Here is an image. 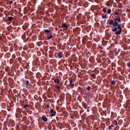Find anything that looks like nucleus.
<instances>
[{
	"label": "nucleus",
	"instance_id": "obj_1",
	"mask_svg": "<svg viewBox=\"0 0 130 130\" xmlns=\"http://www.w3.org/2000/svg\"><path fill=\"white\" fill-rule=\"evenodd\" d=\"M115 22L113 23V26H118V28L119 29V31H116L115 32V34L116 35L120 34L122 31V28H121L120 25H118V24L117 21H118V22H120L121 21V18L120 16L118 17V18H117L114 19Z\"/></svg>",
	"mask_w": 130,
	"mask_h": 130
},
{
	"label": "nucleus",
	"instance_id": "obj_2",
	"mask_svg": "<svg viewBox=\"0 0 130 130\" xmlns=\"http://www.w3.org/2000/svg\"><path fill=\"white\" fill-rule=\"evenodd\" d=\"M44 31L45 32V35L46 36V37H47V36H49L51 35H52L51 32V31L50 30L45 29L44 30Z\"/></svg>",
	"mask_w": 130,
	"mask_h": 130
},
{
	"label": "nucleus",
	"instance_id": "obj_3",
	"mask_svg": "<svg viewBox=\"0 0 130 130\" xmlns=\"http://www.w3.org/2000/svg\"><path fill=\"white\" fill-rule=\"evenodd\" d=\"M50 112L51 114V116L52 117L55 116L56 113V112L54 111V110L52 109L51 110Z\"/></svg>",
	"mask_w": 130,
	"mask_h": 130
},
{
	"label": "nucleus",
	"instance_id": "obj_4",
	"mask_svg": "<svg viewBox=\"0 0 130 130\" xmlns=\"http://www.w3.org/2000/svg\"><path fill=\"white\" fill-rule=\"evenodd\" d=\"M62 27L65 29L67 30L68 28V26L65 23H63L62 25Z\"/></svg>",
	"mask_w": 130,
	"mask_h": 130
},
{
	"label": "nucleus",
	"instance_id": "obj_5",
	"mask_svg": "<svg viewBox=\"0 0 130 130\" xmlns=\"http://www.w3.org/2000/svg\"><path fill=\"white\" fill-rule=\"evenodd\" d=\"M70 81V84H71V85L72 87H73L74 86V83H73V81L72 79L70 78L69 79Z\"/></svg>",
	"mask_w": 130,
	"mask_h": 130
},
{
	"label": "nucleus",
	"instance_id": "obj_6",
	"mask_svg": "<svg viewBox=\"0 0 130 130\" xmlns=\"http://www.w3.org/2000/svg\"><path fill=\"white\" fill-rule=\"evenodd\" d=\"M63 56V54L62 53L60 52L58 54V57L59 58H62Z\"/></svg>",
	"mask_w": 130,
	"mask_h": 130
},
{
	"label": "nucleus",
	"instance_id": "obj_7",
	"mask_svg": "<svg viewBox=\"0 0 130 130\" xmlns=\"http://www.w3.org/2000/svg\"><path fill=\"white\" fill-rule=\"evenodd\" d=\"M42 120L45 122H46L47 121V118L45 116H43L42 117Z\"/></svg>",
	"mask_w": 130,
	"mask_h": 130
},
{
	"label": "nucleus",
	"instance_id": "obj_8",
	"mask_svg": "<svg viewBox=\"0 0 130 130\" xmlns=\"http://www.w3.org/2000/svg\"><path fill=\"white\" fill-rule=\"evenodd\" d=\"M57 84H58V85H57V86H59L61 87L63 85V84L62 83H59V80L58 79H57Z\"/></svg>",
	"mask_w": 130,
	"mask_h": 130
},
{
	"label": "nucleus",
	"instance_id": "obj_9",
	"mask_svg": "<svg viewBox=\"0 0 130 130\" xmlns=\"http://www.w3.org/2000/svg\"><path fill=\"white\" fill-rule=\"evenodd\" d=\"M61 87L59 86H57V90H58V92H61L60 90L62 89Z\"/></svg>",
	"mask_w": 130,
	"mask_h": 130
},
{
	"label": "nucleus",
	"instance_id": "obj_10",
	"mask_svg": "<svg viewBox=\"0 0 130 130\" xmlns=\"http://www.w3.org/2000/svg\"><path fill=\"white\" fill-rule=\"evenodd\" d=\"M111 84L115 85L116 84V82L115 80H112L110 82Z\"/></svg>",
	"mask_w": 130,
	"mask_h": 130
},
{
	"label": "nucleus",
	"instance_id": "obj_11",
	"mask_svg": "<svg viewBox=\"0 0 130 130\" xmlns=\"http://www.w3.org/2000/svg\"><path fill=\"white\" fill-rule=\"evenodd\" d=\"M113 21L112 19H111L109 22V24L110 25H113Z\"/></svg>",
	"mask_w": 130,
	"mask_h": 130
},
{
	"label": "nucleus",
	"instance_id": "obj_12",
	"mask_svg": "<svg viewBox=\"0 0 130 130\" xmlns=\"http://www.w3.org/2000/svg\"><path fill=\"white\" fill-rule=\"evenodd\" d=\"M91 76L93 79H95L96 78V77L94 74L93 73L91 74Z\"/></svg>",
	"mask_w": 130,
	"mask_h": 130
},
{
	"label": "nucleus",
	"instance_id": "obj_13",
	"mask_svg": "<svg viewBox=\"0 0 130 130\" xmlns=\"http://www.w3.org/2000/svg\"><path fill=\"white\" fill-rule=\"evenodd\" d=\"M53 37V35H51L49 36H47L46 37L47 39L49 40L51 39V38H52Z\"/></svg>",
	"mask_w": 130,
	"mask_h": 130
},
{
	"label": "nucleus",
	"instance_id": "obj_14",
	"mask_svg": "<svg viewBox=\"0 0 130 130\" xmlns=\"http://www.w3.org/2000/svg\"><path fill=\"white\" fill-rule=\"evenodd\" d=\"M8 19L9 21H11L13 19V18L11 17H9Z\"/></svg>",
	"mask_w": 130,
	"mask_h": 130
},
{
	"label": "nucleus",
	"instance_id": "obj_15",
	"mask_svg": "<svg viewBox=\"0 0 130 130\" xmlns=\"http://www.w3.org/2000/svg\"><path fill=\"white\" fill-rule=\"evenodd\" d=\"M113 29L112 30V32H115L116 31L117 29V28L116 27L114 28V27H113L112 28Z\"/></svg>",
	"mask_w": 130,
	"mask_h": 130
},
{
	"label": "nucleus",
	"instance_id": "obj_16",
	"mask_svg": "<svg viewBox=\"0 0 130 130\" xmlns=\"http://www.w3.org/2000/svg\"><path fill=\"white\" fill-rule=\"evenodd\" d=\"M86 89L88 91H90V90L91 89V87L90 86H88L86 88Z\"/></svg>",
	"mask_w": 130,
	"mask_h": 130
},
{
	"label": "nucleus",
	"instance_id": "obj_17",
	"mask_svg": "<svg viewBox=\"0 0 130 130\" xmlns=\"http://www.w3.org/2000/svg\"><path fill=\"white\" fill-rule=\"evenodd\" d=\"M107 8H106V7H105V8H104L103 10H102V11L104 12L105 13H106V10L107 9Z\"/></svg>",
	"mask_w": 130,
	"mask_h": 130
},
{
	"label": "nucleus",
	"instance_id": "obj_18",
	"mask_svg": "<svg viewBox=\"0 0 130 130\" xmlns=\"http://www.w3.org/2000/svg\"><path fill=\"white\" fill-rule=\"evenodd\" d=\"M111 10L110 9H109L107 11V13L108 14H110L111 12Z\"/></svg>",
	"mask_w": 130,
	"mask_h": 130
},
{
	"label": "nucleus",
	"instance_id": "obj_19",
	"mask_svg": "<svg viewBox=\"0 0 130 130\" xmlns=\"http://www.w3.org/2000/svg\"><path fill=\"white\" fill-rule=\"evenodd\" d=\"M127 65L128 67H130V62H127Z\"/></svg>",
	"mask_w": 130,
	"mask_h": 130
},
{
	"label": "nucleus",
	"instance_id": "obj_20",
	"mask_svg": "<svg viewBox=\"0 0 130 130\" xmlns=\"http://www.w3.org/2000/svg\"><path fill=\"white\" fill-rule=\"evenodd\" d=\"M28 107V105H25L23 107V108H26Z\"/></svg>",
	"mask_w": 130,
	"mask_h": 130
},
{
	"label": "nucleus",
	"instance_id": "obj_21",
	"mask_svg": "<svg viewBox=\"0 0 130 130\" xmlns=\"http://www.w3.org/2000/svg\"><path fill=\"white\" fill-rule=\"evenodd\" d=\"M111 127H114V126L113 125L110 126H109L108 129H111Z\"/></svg>",
	"mask_w": 130,
	"mask_h": 130
},
{
	"label": "nucleus",
	"instance_id": "obj_22",
	"mask_svg": "<svg viewBox=\"0 0 130 130\" xmlns=\"http://www.w3.org/2000/svg\"><path fill=\"white\" fill-rule=\"evenodd\" d=\"M29 82L28 81H26V86H27L29 85Z\"/></svg>",
	"mask_w": 130,
	"mask_h": 130
},
{
	"label": "nucleus",
	"instance_id": "obj_23",
	"mask_svg": "<svg viewBox=\"0 0 130 130\" xmlns=\"http://www.w3.org/2000/svg\"><path fill=\"white\" fill-rule=\"evenodd\" d=\"M114 14L115 15H118L119 14V12L118 11H117L116 12H115L114 13Z\"/></svg>",
	"mask_w": 130,
	"mask_h": 130
},
{
	"label": "nucleus",
	"instance_id": "obj_24",
	"mask_svg": "<svg viewBox=\"0 0 130 130\" xmlns=\"http://www.w3.org/2000/svg\"><path fill=\"white\" fill-rule=\"evenodd\" d=\"M106 5L107 6H110V4L108 2H107V3H106Z\"/></svg>",
	"mask_w": 130,
	"mask_h": 130
},
{
	"label": "nucleus",
	"instance_id": "obj_25",
	"mask_svg": "<svg viewBox=\"0 0 130 130\" xmlns=\"http://www.w3.org/2000/svg\"><path fill=\"white\" fill-rule=\"evenodd\" d=\"M106 17V16L105 15H103L102 16V17L103 19L105 18Z\"/></svg>",
	"mask_w": 130,
	"mask_h": 130
},
{
	"label": "nucleus",
	"instance_id": "obj_26",
	"mask_svg": "<svg viewBox=\"0 0 130 130\" xmlns=\"http://www.w3.org/2000/svg\"><path fill=\"white\" fill-rule=\"evenodd\" d=\"M15 57V55H13L12 56V57L14 58Z\"/></svg>",
	"mask_w": 130,
	"mask_h": 130
},
{
	"label": "nucleus",
	"instance_id": "obj_27",
	"mask_svg": "<svg viewBox=\"0 0 130 130\" xmlns=\"http://www.w3.org/2000/svg\"><path fill=\"white\" fill-rule=\"evenodd\" d=\"M54 82L55 83H56L57 82V80H56V79H55L54 80Z\"/></svg>",
	"mask_w": 130,
	"mask_h": 130
},
{
	"label": "nucleus",
	"instance_id": "obj_28",
	"mask_svg": "<svg viewBox=\"0 0 130 130\" xmlns=\"http://www.w3.org/2000/svg\"><path fill=\"white\" fill-rule=\"evenodd\" d=\"M88 43H89L90 44H91V42L90 41H89L88 42Z\"/></svg>",
	"mask_w": 130,
	"mask_h": 130
},
{
	"label": "nucleus",
	"instance_id": "obj_29",
	"mask_svg": "<svg viewBox=\"0 0 130 130\" xmlns=\"http://www.w3.org/2000/svg\"><path fill=\"white\" fill-rule=\"evenodd\" d=\"M116 125H118V123H117V122L116 121Z\"/></svg>",
	"mask_w": 130,
	"mask_h": 130
},
{
	"label": "nucleus",
	"instance_id": "obj_30",
	"mask_svg": "<svg viewBox=\"0 0 130 130\" xmlns=\"http://www.w3.org/2000/svg\"><path fill=\"white\" fill-rule=\"evenodd\" d=\"M12 3H13V2L12 1H11L10 2V3L11 4H12Z\"/></svg>",
	"mask_w": 130,
	"mask_h": 130
},
{
	"label": "nucleus",
	"instance_id": "obj_31",
	"mask_svg": "<svg viewBox=\"0 0 130 130\" xmlns=\"http://www.w3.org/2000/svg\"><path fill=\"white\" fill-rule=\"evenodd\" d=\"M57 103H58V101L57 100Z\"/></svg>",
	"mask_w": 130,
	"mask_h": 130
},
{
	"label": "nucleus",
	"instance_id": "obj_32",
	"mask_svg": "<svg viewBox=\"0 0 130 130\" xmlns=\"http://www.w3.org/2000/svg\"><path fill=\"white\" fill-rule=\"evenodd\" d=\"M84 44H85V43H84Z\"/></svg>",
	"mask_w": 130,
	"mask_h": 130
},
{
	"label": "nucleus",
	"instance_id": "obj_33",
	"mask_svg": "<svg viewBox=\"0 0 130 130\" xmlns=\"http://www.w3.org/2000/svg\"><path fill=\"white\" fill-rule=\"evenodd\" d=\"M84 44H85V43H84Z\"/></svg>",
	"mask_w": 130,
	"mask_h": 130
},
{
	"label": "nucleus",
	"instance_id": "obj_34",
	"mask_svg": "<svg viewBox=\"0 0 130 130\" xmlns=\"http://www.w3.org/2000/svg\"><path fill=\"white\" fill-rule=\"evenodd\" d=\"M85 92H86V90H85Z\"/></svg>",
	"mask_w": 130,
	"mask_h": 130
},
{
	"label": "nucleus",
	"instance_id": "obj_35",
	"mask_svg": "<svg viewBox=\"0 0 130 130\" xmlns=\"http://www.w3.org/2000/svg\"><path fill=\"white\" fill-rule=\"evenodd\" d=\"M60 129H61V128H60Z\"/></svg>",
	"mask_w": 130,
	"mask_h": 130
},
{
	"label": "nucleus",
	"instance_id": "obj_36",
	"mask_svg": "<svg viewBox=\"0 0 130 130\" xmlns=\"http://www.w3.org/2000/svg\"><path fill=\"white\" fill-rule=\"evenodd\" d=\"M57 120H58V118H57Z\"/></svg>",
	"mask_w": 130,
	"mask_h": 130
}]
</instances>
